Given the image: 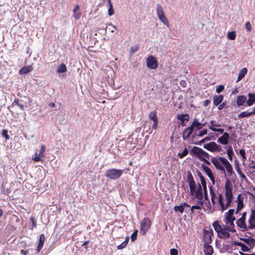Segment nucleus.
I'll use <instances>...</instances> for the list:
<instances>
[{"instance_id":"obj_1","label":"nucleus","mask_w":255,"mask_h":255,"mask_svg":"<svg viewBox=\"0 0 255 255\" xmlns=\"http://www.w3.org/2000/svg\"><path fill=\"white\" fill-rule=\"evenodd\" d=\"M190 192L199 201H203V191L200 184L196 185L192 175L187 177Z\"/></svg>"},{"instance_id":"obj_2","label":"nucleus","mask_w":255,"mask_h":255,"mask_svg":"<svg viewBox=\"0 0 255 255\" xmlns=\"http://www.w3.org/2000/svg\"><path fill=\"white\" fill-rule=\"evenodd\" d=\"M225 190L226 200H227L226 204H224V198L222 195L221 194H219V195L218 201L222 211L227 209L230 206L233 200L232 188L227 183L225 184Z\"/></svg>"},{"instance_id":"obj_3","label":"nucleus","mask_w":255,"mask_h":255,"mask_svg":"<svg viewBox=\"0 0 255 255\" xmlns=\"http://www.w3.org/2000/svg\"><path fill=\"white\" fill-rule=\"evenodd\" d=\"M213 226L219 238L225 239L230 237L229 232L231 231L229 230V226H226L227 227L225 228H222L218 221H215L213 223Z\"/></svg>"},{"instance_id":"obj_4","label":"nucleus","mask_w":255,"mask_h":255,"mask_svg":"<svg viewBox=\"0 0 255 255\" xmlns=\"http://www.w3.org/2000/svg\"><path fill=\"white\" fill-rule=\"evenodd\" d=\"M234 211V209H230L226 214L225 220L226 226H229V230L233 233L236 232V230L234 229L235 225L234 224V222L236 220L235 218L233 216Z\"/></svg>"},{"instance_id":"obj_5","label":"nucleus","mask_w":255,"mask_h":255,"mask_svg":"<svg viewBox=\"0 0 255 255\" xmlns=\"http://www.w3.org/2000/svg\"><path fill=\"white\" fill-rule=\"evenodd\" d=\"M191 153L195 155L201 161H204L209 158V154L202 148L197 146H194Z\"/></svg>"},{"instance_id":"obj_6","label":"nucleus","mask_w":255,"mask_h":255,"mask_svg":"<svg viewBox=\"0 0 255 255\" xmlns=\"http://www.w3.org/2000/svg\"><path fill=\"white\" fill-rule=\"evenodd\" d=\"M123 171L121 169L112 168L107 170L105 173V176L111 179H117L120 178Z\"/></svg>"},{"instance_id":"obj_7","label":"nucleus","mask_w":255,"mask_h":255,"mask_svg":"<svg viewBox=\"0 0 255 255\" xmlns=\"http://www.w3.org/2000/svg\"><path fill=\"white\" fill-rule=\"evenodd\" d=\"M156 9L157 15L160 20L165 25H166L167 27H169V25L168 21L164 13L162 6L159 4H157L156 5Z\"/></svg>"},{"instance_id":"obj_8","label":"nucleus","mask_w":255,"mask_h":255,"mask_svg":"<svg viewBox=\"0 0 255 255\" xmlns=\"http://www.w3.org/2000/svg\"><path fill=\"white\" fill-rule=\"evenodd\" d=\"M151 221L148 218L143 219L140 223V232L144 235L151 226Z\"/></svg>"},{"instance_id":"obj_9","label":"nucleus","mask_w":255,"mask_h":255,"mask_svg":"<svg viewBox=\"0 0 255 255\" xmlns=\"http://www.w3.org/2000/svg\"><path fill=\"white\" fill-rule=\"evenodd\" d=\"M221 158H225L224 157H220L219 158L213 157L211 158V162L218 169L221 170L223 172L225 173V168L223 166V162Z\"/></svg>"},{"instance_id":"obj_10","label":"nucleus","mask_w":255,"mask_h":255,"mask_svg":"<svg viewBox=\"0 0 255 255\" xmlns=\"http://www.w3.org/2000/svg\"><path fill=\"white\" fill-rule=\"evenodd\" d=\"M146 63L147 67L150 69H155L158 67V62L152 55H150L146 58Z\"/></svg>"},{"instance_id":"obj_11","label":"nucleus","mask_w":255,"mask_h":255,"mask_svg":"<svg viewBox=\"0 0 255 255\" xmlns=\"http://www.w3.org/2000/svg\"><path fill=\"white\" fill-rule=\"evenodd\" d=\"M204 148L212 152L221 151V146L217 144L215 142H211L204 145Z\"/></svg>"},{"instance_id":"obj_12","label":"nucleus","mask_w":255,"mask_h":255,"mask_svg":"<svg viewBox=\"0 0 255 255\" xmlns=\"http://www.w3.org/2000/svg\"><path fill=\"white\" fill-rule=\"evenodd\" d=\"M213 234L212 230H203L204 244H210L212 242V237Z\"/></svg>"},{"instance_id":"obj_13","label":"nucleus","mask_w":255,"mask_h":255,"mask_svg":"<svg viewBox=\"0 0 255 255\" xmlns=\"http://www.w3.org/2000/svg\"><path fill=\"white\" fill-rule=\"evenodd\" d=\"M248 229H253L255 228V210H252L249 219Z\"/></svg>"},{"instance_id":"obj_14","label":"nucleus","mask_w":255,"mask_h":255,"mask_svg":"<svg viewBox=\"0 0 255 255\" xmlns=\"http://www.w3.org/2000/svg\"><path fill=\"white\" fill-rule=\"evenodd\" d=\"M206 125L205 123L202 124L198 121L197 120L195 119L194 121L193 122L192 125H191V127L194 130L195 129V131H197V130H199L201 129L203 126H205Z\"/></svg>"},{"instance_id":"obj_15","label":"nucleus","mask_w":255,"mask_h":255,"mask_svg":"<svg viewBox=\"0 0 255 255\" xmlns=\"http://www.w3.org/2000/svg\"><path fill=\"white\" fill-rule=\"evenodd\" d=\"M193 130H194L191 126L185 129L182 133V137L183 139H187L189 137L190 135L192 134Z\"/></svg>"},{"instance_id":"obj_16","label":"nucleus","mask_w":255,"mask_h":255,"mask_svg":"<svg viewBox=\"0 0 255 255\" xmlns=\"http://www.w3.org/2000/svg\"><path fill=\"white\" fill-rule=\"evenodd\" d=\"M221 159L223 162V165L226 168L227 172L229 174H231L233 172V169L231 164L229 163L226 158H221Z\"/></svg>"},{"instance_id":"obj_17","label":"nucleus","mask_w":255,"mask_h":255,"mask_svg":"<svg viewBox=\"0 0 255 255\" xmlns=\"http://www.w3.org/2000/svg\"><path fill=\"white\" fill-rule=\"evenodd\" d=\"M189 205L186 203H182L180 206H175L174 207V210L175 212H178L180 213H183L185 207H189Z\"/></svg>"},{"instance_id":"obj_18","label":"nucleus","mask_w":255,"mask_h":255,"mask_svg":"<svg viewBox=\"0 0 255 255\" xmlns=\"http://www.w3.org/2000/svg\"><path fill=\"white\" fill-rule=\"evenodd\" d=\"M204 252L205 255H212L214 252L213 247L209 244H204Z\"/></svg>"},{"instance_id":"obj_19","label":"nucleus","mask_w":255,"mask_h":255,"mask_svg":"<svg viewBox=\"0 0 255 255\" xmlns=\"http://www.w3.org/2000/svg\"><path fill=\"white\" fill-rule=\"evenodd\" d=\"M189 116L188 114H179L177 116V119L182 123V126H184V123L188 122L189 120Z\"/></svg>"},{"instance_id":"obj_20","label":"nucleus","mask_w":255,"mask_h":255,"mask_svg":"<svg viewBox=\"0 0 255 255\" xmlns=\"http://www.w3.org/2000/svg\"><path fill=\"white\" fill-rule=\"evenodd\" d=\"M237 224L238 227L243 229L242 230V231H247L248 230V226L246 225L245 223V220L242 219H239L237 221Z\"/></svg>"},{"instance_id":"obj_21","label":"nucleus","mask_w":255,"mask_h":255,"mask_svg":"<svg viewBox=\"0 0 255 255\" xmlns=\"http://www.w3.org/2000/svg\"><path fill=\"white\" fill-rule=\"evenodd\" d=\"M224 97L223 96L220 95H215L213 97V104L215 106H218L223 100Z\"/></svg>"},{"instance_id":"obj_22","label":"nucleus","mask_w":255,"mask_h":255,"mask_svg":"<svg viewBox=\"0 0 255 255\" xmlns=\"http://www.w3.org/2000/svg\"><path fill=\"white\" fill-rule=\"evenodd\" d=\"M73 16L74 18L76 19L80 18L81 15V11L79 9V6L78 5H76L74 6L73 10Z\"/></svg>"},{"instance_id":"obj_23","label":"nucleus","mask_w":255,"mask_h":255,"mask_svg":"<svg viewBox=\"0 0 255 255\" xmlns=\"http://www.w3.org/2000/svg\"><path fill=\"white\" fill-rule=\"evenodd\" d=\"M249 99L247 101L248 106H251L255 102V93H249L248 94Z\"/></svg>"},{"instance_id":"obj_24","label":"nucleus","mask_w":255,"mask_h":255,"mask_svg":"<svg viewBox=\"0 0 255 255\" xmlns=\"http://www.w3.org/2000/svg\"><path fill=\"white\" fill-rule=\"evenodd\" d=\"M32 67L31 65L24 66L19 71V74L22 75L28 73L31 71L32 70Z\"/></svg>"},{"instance_id":"obj_25","label":"nucleus","mask_w":255,"mask_h":255,"mask_svg":"<svg viewBox=\"0 0 255 255\" xmlns=\"http://www.w3.org/2000/svg\"><path fill=\"white\" fill-rule=\"evenodd\" d=\"M45 241L44 234H41L39 237V243L37 246V252H39L42 249Z\"/></svg>"},{"instance_id":"obj_26","label":"nucleus","mask_w":255,"mask_h":255,"mask_svg":"<svg viewBox=\"0 0 255 255\" xmlns=\"http://www.w3.org/2000/svg\"><path fill=\"white\" fill-rule=\"evenodd\" d=\"M233 244L235 246H239L242 247V250L244 252H248L250 250V249L245 244L242 243L234 241Z\"/></svg>"},{"instance_id":"obj_27","label":"nucleus","mask_w":255,"mask_h":255,"mask_svg":"<svg viewBox=\"0 0 255 255\" xmlns=\"http://www.w3.org/2000/svg\"><path fill=\"white\" fill-rule=\"evenodd\" d=\"M67 67L64 63L60 64L56 69V72L58 73H62L67 71Z\"/></svg>"},{"instance_id":"obj_28","label":"nucleus","mask_w":255,"mask_h":255,"mask_svg":"<svg viewBox=\"0 0 255 255\" xmlns=\"http://www.w3.org/2000/svg\"><path fill=\"white\" fill-rule=\"evenodd\" d=\"M247 73V69L246 68H242L240 71L239 72L238 78L237 79V82H239L240 80H241L245 76V75Z\"/></svg>"},{"instance_id":"obj_29","label":"nucleus","mask_w":255,"mask_h":255,"mask_svg":"<svg viewBox=\"0 0 255 255\" xmlns=\"http://www.w3.org/2000/svg\"><path fill=\"white\" fill-rule=\"evenodd\" d=\"M203 206V201L198 200L196 205H194L191 207V211L193 213L194 209H201Z\"/></svg>"},{"instance_id":"obj_30","label":"nucleus","mask_w":255,"mask_h":255,"mask_svg":"<svg viewBox=\"0 0 255 255\" xmlns=\"http://www.w3.org/2000/svg\"><path fill=\"white\" fill-rule=\"evenodd\" d=\"M201 167L203 170L207 174L209 177H212V176H213L212 172L209 167H208V166H206L204 164H202Z\"/></svg>"},{"instance_id":"obj_31","label":"nucleus","mask_w":255,"mask_h":255,"mask_svg":"<svg viewBox=\"0 0 255 255\" xmlns=\"http://www.w3.org/2000/svg\"><path fill=\"white\" fill-rule=\"evenodd\" d=\"M221 125H219L215 121L211 120L208 125L209 128L212 131H213V129H216V127H220Z\"/></svg>"},{"instance_id":"obj_32","label":"nucleus","mask_w":255,"mask_h":255,"mask_svg":"<svg viewBox=\"0 0 255 255\" xmlns=\"http://www.w3.org/2000/svg\"><path fill=\"white\" fill-rule=\"evenodd\" d=\"M243 197L241 194H239L237 197L238 205L237 207L239 209H242L244 207Z\"/></svg>"},{"instance_id":"obj_33","label":"nucleus","mask_w":255,"mask_h":255,"mask_svg":"<svg viewBox=\"0 0 255 255\" xmlns=\"http://www.w3.org/2000/svg\"><path fill=\"white\" fill-rule=\"evenodd\" d=\"M247 98L244 96H240L238 97L237 104L239 106H242L246 102Z\"/></svg>"},{"instance_id":"obj_34","label":"nucleus","mask_w":255,"mask_h":255,"mask_svg":"<svg viewBox=\"0 0 255 255\" xmlns=\"http://www.w3.org/2000/svg\"><path fill=\"white\" fill-rule=\"evenodd\" d=\"M201 183L202 184L203 190L204 192V195H205V200H208V196H207V186L206 184L205 180L201 178Z\"/></svg>"},{"instance_id":"obj_35","label":"nucleus","mask_w":255,"mask_h":255,"mask_svg":"<svg viewBox=\"0 0 255 255\" xmlns=\"http://www.w3.org/2000/svg\"><path fill=\"white\" fill-rule=\"evenodd\" d=\"M235 169H236V170L237 171V173L239 174L240 177L242 179H245L246 178V176H245V175L242 172L239 164H237L236 165Z\"/></svg>"},{"instance_id":"obj_36","label":"nucleus","mask_w":255,"mask_h":255,"mask_svg":"<svg viewBox=\"0 0 255 255\" xmlns=\"http://www.w3.org/2000/svg\"><path fill=\"white\" fill-rule=\"evenodd\" d=\"M13 103L17 105L22 110H24V107H26L25 104L23 103L22 101H20L18 99H15Z\"/></svg>"},{"instance_id":"obj_37","label":"nucleus","mask_w":255,"mask_h":255,"mask_svg":"<svg viewBox=\"0 0 255 255\" xmlns=\"http://www.w3.org/2000/svg\"><path fill=\"white\" fill-rule=\"evenodd\" d=\"M210 192L211 196V201L213 205H215L216 203V195L215 193L213 190V189L212 188V187L210 188Z\"/></svg>"},{"instance_id":"obj_38","label":"nucleus","mask_w":255,"mask_h":255,"mask_svg":"<svg viewBox=\"0 0 255 255\" xmlns=\"http://www.w3.org/2000/svg\"><path fill=\"white\" fill-rule=\"evenodd\" d=\"M227 154L229 156L230 160H232V156L234 154L232 147L231 146H228L227 147Z\"/></svg>"},{"instance_id":"obj_39","label":"nucleus","mask_w":255,"mask_h":255,"mask_svg":"<svg viewBox=\"0 0 255 255\" xmlns=\"http://www.w3.org/2000/svg\"><path fill=\"white\" fill-rule=\"evenodd\" d=\"M251 115H252V112L249 113L247 112H243L238 116V118L239 119H241L245 117H249Z\"/></svg>"},{"instance_id":"obj_40","label":"nucleus","mask_w":255,"mask_h":255,"mask_svg":"<svg viewBox=\"0 0 255 255\" xmlns=\"http://www.w3.org/2000/svg\"><path fill=\"white\" fill-rule=\"evenodd\" d=\"M44 157L40 156V154L36 153L35 154V156L32 158V159L35 161H43Z\"/></svg>"},{"instance_id":"obj_41","label":"nucleus","mask_w":255,"mask_h":255,"mask_svg":"<svg viewBox=\"0 0 255 255\" xmlns=\"http://www.w3.org/2000/svg\"><path fill=\"white\" fill-rule=\"evenodd\" d=\"M149 118L153 120V122L157 121L158 119L156 116V113L155 111L151 112L149 115Z\"/></svg>"},{"instance_id":"obj_42","label":"nucleus","mask_w":255,"mask_h":255,"mask_svg":"<svg viewBox=\"0 0 255 255\" xmlns=\"http://www.w3.org/2000/svg\"><path fill=\"white\" fill-rule=\"evenodd\" d=\"M217 142L223 145H227L228 143V141L224 138L223 136L220 137L218 139Z\"/></svg>"},{"instance_id":"obj_43","label":"nucleus","mask_w":255,"mask_h":255,"mask_svg":"<svg viewBox=\"0 0 255 255\" xmlns=\"http://www.w3.org/2000/svg\"><path fill=\"white\" fill-rule=\"evenodd\" d=\"M108 3L109 4V5H110V7L108 9V14L110 16H111L114 14V9H113V5H112V2L111 1V0H108Z\"/></svg>"},{"instance_id":"obj_44","label":"nucleus","mask_w":255,"mask_h":255,"mask_svg":"<svg viewBox=\"0 0 255 255\" xmlns=\"http://www.w3.org/2000/svg\"><path fill=\"white\" fill-rule=\"evenodd\" d=\"M236 33L235 31L229 32L228 33V37L229 39L233 40L236 38Z\"/></svg>"},{"instance_id":"obj_45","label":"nucleus","mask_w":255,"mask_h":255,"mask_svg":"<svg viewBox=\"0 0 255 255\" xmlns=\"http://www.w3.org/2000/svg\"><path fill=\"white\" fill-rule=\"evenodd\" d=\"M208 130L207 129H203L202 130L199 131L198 133H196V135L199 137H202L204 135L207 134Z\"/></svg>"},{"instance_id":"obj_46","label":"nucleus","mask_w":255,"mask_h":255,"mask_svg":"<svg viewBox=\"0 0 255 255\" xmlns=\"http://www.w3.org/2000/svg\"><path fill=\"white\" fill-rule=\"evenodd\" d=\"M128 239H127L123 243H122L121 244L119 245L118 246V249L121 250V249L125 248L127 246V245L128 243Z\"/></svg>"},{"instance_id":"obj_47","label":"nucleus","mask_w":255,"mask_h":255,"mask_svg":"<svg viewBox=\"0 0 255 255\" xmlns=\"http://www.w3.org/2000/svg\"><path fill=\"white\" fill-rule=\"evenodd\" d=\"M46 147L44 145L42 144L41 146L40 150L39 151V154H40V156L44 157V153L45 152Z\"/></svg>"},{"instance_id":"obj_48","label":"nucleus","mask_w":255,"mask_h":255,"mask_svg":"<svg viewBox=\"0 0 255 255\" xmlns=\"http://www.w3.org/2000/svg\"><path fill=\"white\" fill-rule=\"evenodd\" d=\"M188 154V150L186 148H185L183 151L181 153H178V155L180 158H182Z\"/></svg>"},{"instance_id":"obj_49","label":"nucleus","mask_w":255,"mask_h":255,"mask_svg":"<svg viewBox=\"0 0 255 255\" xmlns=\"http://www.w3.org/2000/svg\"><path fill=\"white\" fill-rule=\"evenodd\" d=\"M1 135L4 137L6 140L8 139L9 138L7 133V130L6 129H3L2 130Z\"/></svg>"},{"instance_id":"obj_50","label":"nucleus","mask_w":255,"mask_h":255,"mask_svg":"<svg viewBox=\"0 0 255 255\" xmlns=\"http://www.w3.org/2000/svg\"><path fill=\"white\" fill-rule=\"evenodd\" d=\"M137 230H135L133 233L131 235V240L132 241H134L136 239L137 235Z\"/></svg>"},{"instance_id":"obj_51","label":"nucleus","mask_w":255,"mask_h":255,"mask_svg":"<svg viewBox=\"0 0 255 255\" xmlns=\"http://www.w3.org/2000/svg\"><path fill=\"white\" fill-rule=\"evenodd\" d=\"M211 140V137L210 136H207L205 138L202 139L201 140H200L198 143H197L199 145H201L202 143H204L205 142L207 141H209Z\"/></svg>"},{"instance_id":"obj_52","label":"nucleus","mask_w":255,"mask_h":255,"mask_svg":"<svg viewBox=\"0 0 255 255\" xmlns=\"http://www.w3.org/2000/svg\"><path fill=\"white\" fill-rule=\"evenodd\" d=\"M245 242L248 244L249 246H251L252 245H254L255 240L252 239V240H245Z\"/></svg>"},{"instance_id":"obj_53","label":"nucleus","mask_w":255,"mask_h":255,"mask_svg":"<svg viewBox=\"0 0 255 255\" xmlns=\"http://www.w3.org/2000/svg\"><path fill=\"white\" fill-rule=\"evenodd\" d=\"M224 89V86L223 85H220L217 88L216 91L217 93H220L223 91Z\"/></svg>"},{"instance_id":"obj_54","label":"nucleus","mask_w":255,"mask_h":255,"mask_svg":"<svg viewBox=\"0 0 255 255\" xmlns=\"http://www.w3.org/2000/svg\"><path fill=\"white\" fill-rule=\"evenodd\" d=\"M178 251L175 249H171L170 250V255H178Z\"/></svg>"},{"instance_id":"obj_55","label":"nucleus","mask_w":255,"mask_h":255,"mask_svg":"<svg viewBox=\"0 0 255 255\" xmlns=\"http://www.w3.org/2000/svg\"><path fill=\"white\" fill-rule=\"evenodd\" d=\"M246 28L248 31H251L252 26L249 22H247L246 23Z\"/></svg>"},{"instance_id":"obj_56","label":"nucleus","mask_w":255,"mask_h":255,"mask_svg":"<svg viewBox=\"0 0 255 255\" xmlns=\"http://www.w3.org/2000/svg\"><path fill=\"white\" fill-rule=\"evenodd\" d=\"M239 153H240V154L241 155V156H242L244 159H246V156H245L246 152H245V150H244V149H241V150L239 151Z\"/></svg>"},{"instance_id":"obj_57","label":"nucleus","mask_w":255,"mask_h":255,"mask_svg":"<svg viewBox=\"0 0 255 255\" xmlns=\"http://www.w3.org/2000/svg\"><path fill=\"white\" fill-rule=\"evenodd\" d=\"M223 137L225 138L227 140L229 141V138L230 137V135L228 132H224L223 133Z\"/></svg>"},{"instance_id":"obj_58","label":"nucleus","mask_w":255,"mask_h":255,"mask_svg":"<svg viewBox=\"0 0 255 255\" xmlns=\"http://www.w3.org/2000/svg\"><path fill=\"white\" fill-rule=\"evenodd\" d=\"M110 26L112 27V28L109 27V30L111 31V32H114V30L117 29L116 26L112 24L111 23L109 24Z\"/></svg>"},{"instance_id":"obj_59","label":"nucleus","mask_w":255,"mask_h":255,"mask_svg":"<svg viewBox=\"0 0 255 255\" xmlns=\"http://www.w3.org/2000/svg\"><path fill=\"white\" fill-rule=\"evenodd\" d=\"M214 129V130L213 131L218 132L221 134H223L224 133V129L223 128H216V129Z\"/></svg>"},{"instance_id":"obj_60","label":"nucleus","mask_w":255,"mask_h":255,"mask_svg":"<svg viewBox=\"0 0 255 255\" xmlns=\"http://www.w3.org/2000/svg\"><path fill=\"white\" fill-rule=\"evenodd\" d=\"M30 220L32 223V227H35L36 226V222L35 221V219L34 217H30Z\"/></svg>"},{"instance_id":"obj_61","label":"nucleus","mask_w":255,"mask_h":255,"mask_svg":"<svg viewBox=\"0 0 255 255\" xmlns=\"http://www.w3.org/2000/svg\"><path fill=\"white\" fill-rule=\"evenodd\" d=\"M137 50V48L135 47H132L130 48L131 54H134Z\"/></svg>"},{"instance_id":"obj_62","label":"nucleus","mask_w":255,"mask_h":255,"mask_svg":"<svg viewBox=\"0 0 255 255\" xmlns=\"http://www.w3.org/2000/svg\"><path fill=\"white\" fill-rule=\"evenodd\" d=\"M210 103L211 101L207 99L204 101L203 105L205 107H207Z\"/></svg>"},{"instance_id":"obj_63","label":"nucleus","mask_w":255,"mask_h":255,"mask_svg":"<svg viewBox=\"0 0 255 255\" xmlns=\"http://www.w3.org/2000/svg\"><path fill=\"white\" fill-rule=\"evenodd\" d=\"M225 105H226V104H225V103H222L221 104H220V105H219V106L218 107V110H222V109L224 108V107H225Z\"/></svg>"},{"instance_id":"obj_64","label":"nucleus","mask_w":255,"mask_h":255,"mask_svg":"<svg viewBox=\"0 0 255 255\" xmlns=\"http://www.w3.org/2000/svg\"><path fill=\"white\" fill-rule=\"evenodd\" d=\"M154 122V124L152 126V128L154 129H156L157 128V124H158V121H155V122Z\"/></svg>"}]
</instances>
